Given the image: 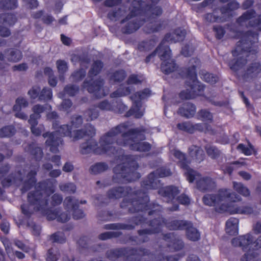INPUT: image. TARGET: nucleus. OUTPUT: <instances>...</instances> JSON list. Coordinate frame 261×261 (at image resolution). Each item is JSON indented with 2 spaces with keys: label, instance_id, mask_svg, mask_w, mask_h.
I'll list each match as a JSON object with an SVG mask.
<instances>
[{
  "label": "nucleus",
  "instance_id": "1",
  "mask_svg": "<svg viewBox=\"0 0 261 261\" xmlns=\"http://www.w3.org/2000/svg\"><path fill=\"white\" fill-rule=\"evenodd\" d=\"M127 127L126 123H122L112 127L100 137L99 146L95 140L92 139L80 145V152L82 154L92 152L99 155L107 154L110 156L115 155L116 160L122 162V163L116 165L113 169L114 175L112 180L115 183L132 182L141 177L140 174L137 171L139 165L134 156L130 154H124L122 149H116L113 146L117 136Z\"/></svg>",
  "mask_w": 261,
  "mask_h": 261
},
{
  "label": "nucleus",
  "instance_id": "2",
  "mask_svg": "<svg viewBox=\"0 0 261 261\" xmlns=\"http://www.w3.org/2000/svg\"><path fill=\"white\" fill-rule=\"evenodd\" d=\"M37 171L33 169L27 173L26 179L23 180L21 178L20 181L22 182V185L20 190L21 194H24L35 186V190L28 193L27 200L31 205L35 206L36 212H40L48 221L56 219L61 223L68 221L70 219L69 212H61V208L53 209L48 207V197L55 192L56 180L47 179L37 183Z\"/></svg>",
  "mask_w": 261,
  "mask_h": 261
},
{
  "label": "nucleus",
  "instance_id": "3",
  "mask_svg": "<svg viewBox=\"0 0 261 261\" xmlns=\"http://www.w3.org/2000/svg\"><path fill=\"white\" fill-rule=\"evenodd\" d=\"M107 195L110 199L124 197L120 206L122 208H128L130 213L147 212L148 215L151 216L159 215L161 212L160 206L157 203H150L147 193L142 190L134 191L129 186H119L109 190Z\"/></svg>",
  "mask_w": 261,
  "mask_h": 261
},
{
  "label": "nucleus",
  "instance_id": "4",
  "mask_svg": "<svg viewBox=\"0 0 261 261\" xmlns=\"http://www.w3.org/2000/svg\"><path fill=\"white\" fill-rule=\"evenodd\" d=\"M133 9L127 16L120 21L121 24L127 22L121 28L123 34H131L137 31L143 23L154 16H160L162 9L156 6L155 0H134Z\"/></svg>",
  "mask_w": 261,
  "mask_h": 261
},
{
  "label": "nucleus",
  "instance_id": "5",
  "mask_svg": "<svg viewBox=\"0 0 261 261\" xmlns=\"http://www.w3.org/2000/svg\"><path fill=\"white\" fill-rule=\"evenodd\" d=\"M258 41V34L252 31L246 32L240 40L237 42L235 49L232 51L233 57H239L229 62L230 68L234 71H239L246 63L247 59L243 58L244 55L248 57L249 55L256 56L257 53L255 43Z\"/></svg>",
  "mask_w": 261,
  "mask_h": 261
},
{
  "label": "nucleus",
  "instance_id": "6",
  "mask_svg": "<svg viewBox=\"0 0 261 261\" xmlns=\"http://www.w3.org/2000/svg\"><path fill=\"white\" fill-rule=\"evenodd\" d=\"M160 206L161 212L159 215L153 214L151 216H158L148 222V225L150 228H144L138 230L137 233L142 237L141 242L146 243L149 241L150 238L148 236L159 234L162 231V228L165 226L170 230H183L188 224L189 221L184 220H170L163 217L161 215L162 210V206Z\"/></svg>",
  "mask_w": 261,
  "mask_h": 261
},
{
  "label": "nucleus",
  "instance_id": "7",
  "mask_svg": "<svg viewBox=\"0 0 261 261\" xmlns=\"http://www.w3.org/2000/svg\"><path fill=\"white\" fill-rule=\"evenodd\" d=\"M125 123L128 124L127 122ZM127 128L120 134L122 139H115V143L119 146L128 147L131 150L135 151L146 152L151 150V145L149 142L135 141V139L137 137H139L141 141L145 140V134L147 129L145 127L141 126L126 130Z\"/></svg>",
  "mask_w": 261,
  "mask_h": 261
},
{
  "label": "nucleus",
  "instance_id": "8",
  "mask_svg": "<svg viewBox=\"0 0 261 261\" xmlns=\"http://www.w3.org/2000/svg\"><path fill=\"white\" fill-rule=\"evenodd\" d=\"M233 246L240 247L244 251L247 252L241 257V261H255L258 255L256 251L261 248V236L255 241L249 233L234 238L231 240Z\"/></svg>",
  "mask_w": 261,
  "mask_h": 261
},
{
  "label": "nucleus",
  "instance_id": "9",
  "mask_svg": "<svg viewBox=\"0 0 261 261\" xmlns=\"http://www.w3.org/2000/svg\"><path fill=\"white\" fill-rule=\"evenodd\" d=\"M103 66V63L101 60L94 61L88 73V76L91 79L84 80L82 85L83 89H86L89 93L93 94L97 98L104 96L103 94L100 95V93L105 84V81L101 78L93 80V77L101 72Z\"/></svg>",
  "mask_w": 261,
  "mask_h": 261
},
{
  "label": "nucleus",
  "instance_id": "10",
  "mask_svg": "<svg viewBox=\"0 0 261 261\" xmlns=\"http://www.w3.org/2000/svg\"><path fill=\"white\" fill-rule=\"evenodd\" d=\"M42 136L47 138L45 144L47 146L49 147L50 151L53 153H57L59 152V146L63 143L62 137H72V127L68 124L61 125L58 130L53 132H46L43 134Z\"/></svg>",
  "mask_w": 261,
  "mask_h": 261
},
{
  "label": "nucleus",
  "instance_id": "11",
  "mask_svg": "<svg viewBox=\"0 0 261 261\" xmlns=\"http://www.w3.org/2000/svg\"><path fill=\"white\" fill-rule=\"evenodd\" d=\"M241 200L242 198L239 195L227 189H220L217 194H206L202 198L203 203L210 206H215L225 201L236 202Z\"/></svg>",
  "mask_w": 261,
  "mask_h": 261
},
{
  "label": "nucleus",
  "instance_id": "12",
  "mask_svg": "<svg viewBox=\"0 0 261 261\" xmlns=\"http://www.w3.org/2000/svg\"><path fill=\"white\" fill-rule=\"evenodd\" d=\"M172 175L170 169L166 167L162 166L156 170L149 173L147 177L141 182V187L145 190L156 189L159 187L158 178H163Z\"/></svg>",
  "mask_w": 261,
  "mask_h": 261
},
{
  "label": "nucleus",
  "instance_id": "13",
  "mask_svg": "<svg viewBox=\"0 0 261 261\" xmlns=\"http://www.w3.org/2000/svg\"><path fill=\"white\" fill-rule=\"evenodd\" d=\"M150 95L151 90L148 88H145L133 94L130 96L133 101V106L126 112L125 116L129 117L134 115L136 118H141L143 115V113L140 110L142 107L141 100L149 97Z\"/></svg>",
  "mask_w": 261,
  "mask_h": 261
},
{
  "label": "nucleus",
  "instance_id": "14",
  "mask_svg": "<svg viewBox=\"0 0 261 261\" xmlns=\"http://www.w3.org/2000/svg\"><path fill=\"white\" fill-rule=\"evenodd\" d=\"M150 220H148L147 218L143 215H138L133 216L128 219L127 222L133 224H125L122 223H116L107 224L103 226V229L107 230H133L135 226L147 224Z\"/></svg>",
  "mask_w": 261,
  "mask_h": 261
},
{
  "label": "nucleus",
  "instance_id": "15",
  "mask_svg": "<svg viewBox=\"0 0 261 261\" xmlns=\"http://www.w3.org/2000/svg\"><path fill=\"white\" fill-rule=\"evenodd\" d=\"M256 12L254 9L247 10L244 12L236 19V23L240 26H243L244 23L249 20L248 27L251 28H258V30L261 31V14L254 19L256 15Z\"/></svg>",
  "mask_w": 261,
  "mask_h": 261
},
{
  "label": "nucleus",
  "instance_id": "16",
  "mask_svg": "<svg viewBox=\"0 0 261 261\" xmlns=\"http://www.w3.org/2000/svg\"><path fill=\"white\" fill-rule=\"evenodd\" d=\"M79 201L72 196L66 197L64 201V207L67 211L72 212V217L75 220H79L85 216L84 211L79 208Z\"/></svg>",
  "mask_w": 261,
  "mask_h": 261
},
{
  "label": "nucleus",
  "instance_id": "17",
  "mask_svg": "<svg viewBox=\"0 0 261 261\" xmlns=\"http://www.w3.org/2000/svg\"><path fill=\"white\" fill-rule=\"evenodd\" d=\"M179 193L178 188L173 185L161 188L158 190V194L168 203L172 202Z\"/></svg>",
  "mask_w": 261,
  "mask_h": 261
},
{
  "label": "nucleus",
  "instance_id": "18",
  "mask_svg": "<svg viewBox=\"0 0 261 261\" xmlns=\"http://www.w3.org/2000/svg\"><path fill=\"white\" fill-rule=\"evenodd\" d=\"M197 189L202 192L212 191L216 187L215 181L210 176L200 177L196 181Z\"/></svg>",
  "mask_w": 261,
  "mask_h": 261
},
{
  "label": "nucleus",
  "instance_id": "19",
  "mask_svg": "<svg viewBox=\"0 0 261 261\" xmlns=\"http://www.w3.org/2000/svg\"><path fill=\"white\" fill-rule=\"evenodd\" d=\"M186 34V32L185 30L177 28L172 33H168L165 34L160 45H162L166 42L172 43L182 41L184 40Z\"/></svg>",
  "mask_w": 261,
  "mask_h": 261
},
{
  "label": "nucleus",
  "instance_id": "20",
  "mask_svg": "<svg viewBox=\"0 0 261 261\" xmlns=\"http://www.w3.org/2000/svg\"><path fill=\"white\" fill-rule=\"evenodd\" d=\"M261 72V64L259 62H253L249 64L244 70L242 75V79L249 81L257 76Z\"/></svg>",
  "mask_w": 261,
  "mask_h": 261
},
{
  "label": "nucleus",
  "instance_id": "21",
  "mask_svg": "<svg viewBox=\"0 0 261 261\" xmlns=\"http://www.w3.org/2000/svg\"><path fill=\"white\" fill-rule=\"evenodd\" d=\"M29 102L26 99L22 97H18L15 101V104L13 107V110L16 112L15 116L22 120H27V115L21 111L22 108H26L28 106Z\"/></svg>",
  "mask_w": 261,
  "mask_h": 261
},
{
  "label": "nucleus",
  "instance_id": "22",
  "mask_svg": "<svg viewBox=\"0 0 261 261\" xmlns=\"http://www.w3.org/2000/svg\"><path fill=\"white\" fill-rule=\"evenodd\" d=\"M196 112V107L195 105L190 102L183 103L178 110V114L186 118L193 117Z\"/></svg>",
  "mask_w": 261,
  "mask_h": 261
},
{
  "label": "nucleus",
  "instance_id": "23",
  "mask_svg": "<svg viewBox=\"0 0 261 261\" xmlns=\"http://www.w3.org/2000/svg\"><path fill=\"white\" fill-rule=\"evenodd\" d=\"M127 247H120L108 250L106 253L108 258L110 260H115L121 257H124L125 261H128Z\"/></svg>",
  "mask_w": 261,
  "mask_h": 261
},
{
  "label": "nucleus",
  "instance_id": "24",
  "mask_svg": "<svg viewBox=\"0 0 261 261\" xmlns=\"http://www.w3.org/2000/svg\"><path fill=\"white\" fill-rule=\"evenodd\" d=\"M85 127V129H80L73 132L74 140L82 139L86 136L93 137L95 135V129L91 124H87Z\"/></svg>",
  "mask_w": 261,
  "mask_h": 261
},
{
  "label": "nucleus",
  "instance_id": "25",
  "mask_svg": "<svg viewBox=\"0 0 261 261\" xmlns=\"http://www.w3.org/2000/svg\"><path fill=\"white\" fill-rule=\"evenodd\" d=\"M259 213L256 206L246 205L237 206L233 208L232 214H239L243 215H257Z\"/></svg>",
  "mask_w": 261,
  "mask_h": 261
},
{
  "label": "nucleus",
  "instance_id": "26",
  "mask_svg": "<svg viewBox=\"0 0 261 261\" xmlns=\"http://www.w3.org/2000/svg\"><path fill=\"white\" fill-rule=\"evenodd\" d=\"M234 25L232 23H227L223 27L220 25H214L213 30L215 33V37L217 40L222 39L225 33V29H228L230 32L235 33L236 32V29L234 28Z\"/></svg>",
  "mask_w": 261,
  "mask_h": 261
},
{
  "label": "nucleus",
  "instance_id": "27",
  "mask_svg": "<svg viewBox=\"0 0 261 261\" xmlns=\"http://www.w3.org/2000/svg\"><path fill=\"white\" fill-rule=\"evenodd\" d=\"M179 74L186 77L195 83L197 80V67L196 65H192L189 67H183L180 70Z\"/></svg>",
  "mask_w": 261,
  "mask_h": 261
},
{
  "label": "nucleus",
  "instance_id": "28",
  "mask_svg": "<svg viewBox=\"0 0 261 261\" xmlns=\"http://www.w3.org/2000/svg\"><path fill=\"white\" fill-rule=\"evenodd\" d=\"M238 219L231 217L226 222L225 231L230 236H236L239 232Z\"/></svg>",
  "mask_w": 261,
  "mask_h": 261
},
{
  "label": "nucleus",
  "instance_id": "29",
  "mask_svg": "<svg viewBox=\"0 0 261 261\" xmlns=\"http://www.w3.org/2000/svg\"><path fill=\"white\" fill-rule=\"evenodd\" d=\"M25 150L29 152L36 161H40L43 158V152L42 148L36 146L33 142L29 144Z\"/></svg>",
  "mask_w": 261,
  "mask_h": 261
},
{
  "label": "nucleus",
  "instance_id": "30",
  "mask_svg": "<svg viewBox=\"0 0 261 261\" xmlns=\"http://www.w3.org/2000/svg\"><path fill=\"white\" fill-rule=\"evenodd\" d=\"M186 230L187 238L192 241H198L200 239V233L198 229L193 226L192 222L189 221L184 229Z\"/></svg>",
  "mask_w": 261,
  "mask_h": 261
},
{
  "label": "nucleus",
  "instance_id": "31",
  "mask_svg": "<svg viewBox=\"0 0 261 261\" xmlns=\"http://www.w3.org/2000/svg\"><path fill=\"white\" fill-rule=\"evenodd\" d=\"M189 153L191 158L197 162L200 163L205 158V153L203 149L199 146L192 145L189 149Z\"/></svg>",
  "mask_w": 261,
  "mask_h": 261
},
{
  "label": "nucleus",
  "instance_id": "32",
  "mask_svg": "<svg viewBox=\"0 0 261 261\" xmlns=\"http://www.w3.org/2000/svg\"><path fill=\"white\" fill-rule=\"evenodd\" d=\"M4 53L9 62H17L22 58V52L16 48H8L5 50Z\"/></svg>",
  "mask_w": 261,
  "mask_h": 261
},
{
  "label": "nucleus",
  "instance_id": "33",
  "mask_svg": "<svg viewBox=\"0 0 261 261\" xmlns=\"http://www.w3.org/2000/svg\"><path fill=\"white\" fill-rule=\"evenodd\" d=\"M240 6V4L238 2L232 1L227 3L226 5L221 7L220 11L222 15H227L229 17H232V14L231 12L238 10Z\"/></svg>",
  "mask_w": 261,
  "mask_h": 261
},
{
  "label": "nucleus",
  "instance_id": "34",
  "mask_svg": "<svg viewBox=\"0 0 261 261\" xmlns=\"http://www.w3.org/2000/svg\"><path fill=\"white\" fill-rule=\"evenodd\" d=\"M177 68L178 66L174 60L164 61L161 65V71L165 74H169L174 72Z\"/></svg>",
  "mask_w": 261,
  "mask_h": 261
},
{
  "label": "nucleus",
  "instance_id": "35",
  "mask_svg": "<svg viewBox=\"0 0 261 261\" xmlns=\"http://www.w3.org/2000/svg\"><path fill=\"white\" fill-rule=\"evenodd\" d=\"M17 20L16 15L12 13H3L0 14V23L13 26Z\"/></svg>",
  "mask_w": 261,
  "mask_h": 261
},
{
  "label": "nucleus",
  "instance_id": "36",
  "mask_svg": "<svg viewBox=\"0 0 261 261\" xmlns=\"http://www.w3.org/2000/svg\"><path fill=\"white\" fill-rule=\"evenodd\" d=\"M199 74L200 77L203 81L211 85L215 84L219 81V77L217 75L210 73L205 70H200Z\"/></svg>",
  "mask_w": 261,
  "mask_h": 261
},
{
  "label": "nucleus",
  "instance_id": "37",
  "mask_svg": "<svg viewBox=\"0 0 261 261\" xmlns=\"http://www.w3.org/2000/svg\"><path fill=\"white\" fill-rule=\"evenodd\" d=\"M172 152L173 156L179 160L178 162V166L181 168H187L189 163L186 154L176 149H174Z\"/></svg>",
  "mask_w": 261,
  "mask_h": 261
},
{
  "label": "nucleus",
  "instance_id": "38",
  "mask_svg": "<svg viewBox=\"0 0 261 261\" xmlns=\"http://www.w3.org/2000/svg\"><path fill=\"white\" fill-rule=\"evenodd\" d=\"M126 75V72L124 70L119 69L110 74L109 80L110 82L113 83H120L124 80Z\"/></svg>",
  "mask_w": 261,
  "mask_h": 261
},
{
  "label": "nucleus",
  "instance_id": "39",
  "mask_svg": "<svg viewBox=\"0 0 261 261\" xmlns=\"http://www.w3.org/2000/svg\"><path fill=\"white\" fill-rule=\"evenodd\" d=\"M163 23L161 22L153 23L150 22L146 24L143 28L144 32L147 34L158 32L162 29Z\"/></svg>",
  "mask_w": 261,
  "mask_h": 261
},
{
  "label": "nucleus",
  "instance_id": "40",
  "mask_svg": "<svg viewBox=\"0 0 261 261\" xmlns=\"http://www.w3.org/2000/svg\"><path fill=\"white\" fill-rule=\"evenodd\" d=\"M18 7V0H0V9L13 10Z\"/></svg>",
  "mask_w": 261,
  "mask_h": 261
},
{
  "label": "nucleus",
  "instance_id": "41",
  "mask_svg": "<svg viewBox=\"0 0 261 261\" xmlns=\"http://www.w3.org/2000/svg\"><path fill=\"white\" fill-rule=\"evenodd\" d=\"M197 118L202 121L212 123L213 121V115L209 110L203 109L198 112Z\"/></svg>",
  "mask_w": 261,
  "mask_h": 261
},
{
  "label": "nucleus",
  "instance_id": "42",
  "mask_svg": "<svg viewBox=\"0 0 261 261\" xmlns=\"http://www.w3.org/2000/svg\"><path fill=\"white\" fill-rule=\"evenodd\" d=\"M233 188L237 193L244 197H247L250 195L249 189L242 182L233 181Z\"/></svg>",
  "mask_w": 261,
  "mask_h": 261
},
{
  "label": "nucleus",
  "instance_id": "43",
  "mask_svg": "<svg viewBox=\"0 0 261 261\" xmlns=\"http://www.w3.org/2000/svg\"><path fill=\"white\" fill-rule=\"evenodd\" d=\"M186 85L187 87H190L193 91H195L197 94V96L201 95L205 88V85L198 80L195 83H192L187 81L186 82Z\"/></svg>",
  "mask_w": 261,
  "mask_h": 261
},
{
  "label": "nucleus",
  "instance_id": "44",
  "mask_svg": "<svg viewBox=\"0 0 261 261\" xmlns=\"http://www.w3.org/2000/svg\"><path fill=\"white\" fill-rule=\"evenodd\" d=\"M16 133V129L13 125H6L0 128V138H10Z\"/></svg>",
  "mask_w": 261,
  "mask_h": 261
},
{
  "label": "nucleus",
  "instance_id": "45",
  "mask_svg": "<svg viewBox=\"0 0 261 261\" xmlns=\"http://www.w3.org/2000/svg\"><path fill=\"white\" fill-rule=\"evenodd\" d=\"M108 168V165L106 163L98 162L90 167V171L92 174H97L107 170Z\"/></svg>",
  "mask_w": 261,
  "mask_h": 261
},
{
  "label": "nucleus",
  "instance_id": "46",
  "mask_svg": "<svg viewBox=\"0 0 261 261\" xmlns=\"http://www.w3.org/2000/svg\"><path fill=\"white\" fill-rule=\"evenodd\" d=\"M58 71L60 73L59 79L61 81L64 80V74L68 69L67 63L63 60H58L56 61Z\"/></svg>",
  "mask_w": 261,
  "mask_h": 261
},
{
  "label": "nucleus",
  "instance_id": "47",
  "mask_svg": "<svg viewBox=\"0 0 261 261\" xmlns=\"http://www.w3.org/2000/svg\"><path fill=\"white\" fill-rule=\"evenodd\" d=\"M182 169L185 170V175L187 177V180L190 183L193 182L197 177H200L201 176V174L199 173L191 168L189 165H188L187 168Z\"/></svg>",
  "mask_w": 261,
  "mask_h": 261
},
{
  "label": "nucleus",
  "instance_id": "48",
  "mask_svg": "<svg viewBox=\"0 0 261 261\" xmlns=\"http://www.w3.org/2000/svg\"><path fill=\"white\" fill-rule=\"evenodd\" d=\"M249 147H247L243 143L239 144L237 146V149L240 150L245 155H251L253 153L254 155L257 154V151L255 149L254 146L251 144H248Z\"/></svg>",
  "mask_w": 261,
  "mask_h": 261
},
{
  "label": "nucleus",
  "instance_id": "49",
  "mask_svg": "<svg viewBox=\"0 0 261 261\" xmlns=\"http://www.w3.org/2000/svg\"><path fill=\"white\" fill-rule=\"evenodd\" d=\"M83 115L87 121H91L97 118L99 112L95 108H90L85 111Z\"/></svg>",
  "mask_w": 261,
  "mask_h": 261
},
{
  "label": "nucleus",
  "instance_id": "50",
  "mask_svg": "<svg viewBox=\"0 0 261 261\" xmlns=\"http://www.w3.org/2000/svg\"><path fill=\"white\" fill-rule=\"evenodd\" d=\"M131 89L129 87L119 88L111 94V97L116 98L126 96L131 93Z\"/></svg>",
  "mask_w": 261,
  "mask_h": 261
},
{
  "label": "nucleus",
  "instance_id": "51",
  "mask_svg": "<svg viewBox=\"0 0 261 261\" xmlns=\"http://www.w3.org/2000/svg\"><path fill=\"white\" fill-rule=\"evenodd\" d=\"M177 128L181 131L185 132L189 134L194 133V127L193 123L190 121H185L177 123Z\"/></svg>",
  "mask_w": 261,
  "mask_h": 261
},
{
  "label": "nucleus",
  "instance_id": "52",
  "mask_svg": "<svg viewBox=\"0 0 261 261\" xmlns=\"http://www.w3.org/2000/svg\"><path fill=\"white\" fill-rule=\"evenodd\" d=\"M86 75V71L83 68H80L79 69L74 71L70 77L72 78V81L74 82L77 83L82 81Z\"/></svg>",
  "mask_w": 261,
  "mask_h": 261
},
{
  "label": "nucleus",
  "instance_id": "53",
  "mask_svg": "<svg viewBox=\"0 0 261 261\" xmlns=\"http://www.w3.org/2000/svg\"><path fill=\"white\" fill-rule=\"evenodd\" d=\"M98 217L103 221H114L117 215L112 211H103L98 213Z\"/></svg>",
  "mask_w": 261,
  "mask_h": 261
},
{
  "label": "nucleus",
  "instance_id": "54",
  "mask_svg": "<svg viewBox=\"0 0 261 261\" xmlns=\"http://www.w3.org/2000/svg\"><path fill=\"white\" fill-rule=\"evenodd\" d=\"M122 234L121 231H107L98 235V239L100 240H106L112 238H117Z\"/></svg>",
  "mask_w": 261,
  "mask_h": 261
},
{
  "label": "nucleus",
  "instance_id": "55",
  "mask_svg": "<svg viewBox=\"0 0 261 261\" xmlns=\"http://www.w3.org/2000/svg\"><path fill=\"white\" fill-rule=\"evenodd\" d=\"M59 188L62 192L69 194L74 193L76 190L75 185L72 182L61 184L59 185Z\"/></svg>",
  "mask_w": 261,
  "mask_h": 261
},
{
  "label": "nucleus",
  "instance_id": "56",
  "mask_svg": "<svg viewBox=\"0 0 261 261\" xmlns=\"http://www.w3.org/2000/svg\"><path fill=\"white\" fill-rule=\"evenodd\" d=\"M53 96L52 90L48 87H44L40 91L39 100L40 101H46L51 99Z\"/></svg>",
  "mask_w": 261,
  "mask_h": 261
},
{
  "label": "nucleus",
  "instance_id": "57",
  "mask_svg": "<svg viewBox=\"0 0 261 261\" xmlns=\"http://www.w3.org/2000/svg\"><path fill=\"white\" fill-rule=\"evenodd\" d=\"M197 96V94L192 90H183L179 94V98L182 100L194 99Z\"/></svg>",
  "mask_w": 261,
  "mask_h": 261
},
{
  "label": "nucleus",
  "instance_id": "58",
  "mask_svg": "<svg viewBox=\"0 0 261 261\" xmlns=\"http://www.w3.org/2000/svg\"><path fill=\"white\" fill-rule=\"evenodd\" d=\"M205 149L207 154L212 159L218 158L221 153L220 151L214 146H206Z\"/></svg>",
  "mask_w": 261,
  "mask_h": 261
},
{
  "label": "nucleus",
  "instance_id": "59",
  "mask_svg": "<svg viewBox=\"0 0 261 261\" xmlns=\"http://www.w3.org/2000/svg\"><path fill=\"white\" fill-rule=\"evenodd\" d=\"M203 18L205 22L208 23L224 21V20H223L222 17L215 15L213 13H207L203 15Z\"/></svg>",
  "mask_w": 261,
  "mask_h": 261
},
{
  "label": "nucleus",
  "instance_id": "60",
  "mask_svg": "<svg viewBox=\"0 0 261 261\" xmlns=\"http://www.w3.org/2000/svg\"><path fill=\"white\" fill-rule=\"evenodd\" d=\"M29 204L23 203L20 205V210L21 213L27 218L30 219L34 214V211L31 207V206H34V210H35V206L31 205L29 202Z\"/></svg>",
  "mask_w": 261,
  "mask_h": 261
},
{
  "label": "nucleus",
  "instance_id": "61",
  "mask_svg": "<svg viewBox=\"0 0 261 261\" xmlns=\"http://www.w3.org/2000/svg\"><path fill=\"white\" fill-rule=\"evenodd\" d=\"M50 240L54 243L63 244L66 241V237L63 232H56L50 236Z\"/></svg>",
  "mask_w": 261,
  "mask_h": 261
},
{
  "label": "nucleus",
  "instance_id": "62",
  "mask_svg": "<svg viewBox=\"0 0 261 261\" xmlns=\"http://www.w3.org/2000/svg\"><path fill=\"white\" fill-rule=\"evenodd\" d=\"M168 247L175 251H179L184 247V243L181 240L175 238L171 244L168 245Z\"/></svg>",
  "mask_w": 261,
  "mask_h": 261
},
{
  "label": "nucleus",
  "instance_id": "63",
  "mask_svg": "<svg viewBox=\"0 0 261 261\" xmlns=\"http://www.w3.org/2000/svg\"><path fill=\"white\" fill-rule=\"evenodd\" d=\"M79 87L72 84L66 85L64 88V92L70 96H75L79 91Z\"/></svg>",
  "mask_w": 261,
  "mask_h": 261
},
{
  "label": "nucleus",
  "instance_id": "64",
  "mask_svg": "<svg viewBox=\"0 0 261 261\" xmlns=\"http://www.w3.org/2000/svg\"><path fill=\"white\" fill-rule=\"evenodd\" d=\"M122 15V10L121 8L112 10L108 13V18L111 20H117Z\"/></svg>",
  "mask_w": 261,
  "mask_h": 261
}]
</instances>
